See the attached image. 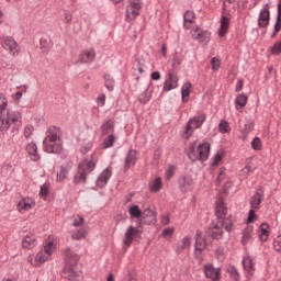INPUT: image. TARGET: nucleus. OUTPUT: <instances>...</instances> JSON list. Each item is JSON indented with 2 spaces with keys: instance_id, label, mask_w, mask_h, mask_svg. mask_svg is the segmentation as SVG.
<instances>
[{
  "instance_id": "41",
  "label": "nucleus",
  "mask_w": 281,
  "mask_h": 281,
  "mask_svg": "<svg viewBox=\"0 0 281 281\" xmlns=\"http://www.w3.org/2000/svg\"><path fill=\"white\" fill-rule=\"evenodd\" d=\"M223 157H225V153L223 150L217 151V154L212 159V166H218V164L223 161Z\"/></svg>"
},
{
  "instance_id": "17",
  "label": "nucleus",
  "mask_w": 281,
  "mask_h": 281,
  "mask_svg": "<svg viewBox=\"0 0 281 281\" xmlns=\"http://www.w3.org/2000/svg\"><path fill=\"white\" fill-rule=\"evenodd\" d=\"M269 4H266L265 8L260 11L259 19H258V25L259 27H267L269 25Z\"/></svg>"
},
{
  "instance_id": "24",
  "label": "nucleus",
  "mask_w": 281,
  "mask_h": 281,
  "mask_svg": "<svg viewBox=\"0 0 281 281\" xmlns=\"http://www.w3.org/2000/svg\"><path fill=\"white\" fill-rule=\"evenodd\" d=\"M3 47L4 49L11 52L14 56V54H19V49L16 47H19L16 45V41H14V38L12 37H8L4 43H3Z\"/></svg>"
},
{
  "instance_id": "36",
  "label": "nucleus",
  "mask_w": 281,
  "mask_h": 281,
  "mask_svg": "<svg viewBox=\"0 0 281 281\" xmlns=\"http://www.w3.org/2000/svg\"><path fill=\"white\" fill-rule=\"evenodd\" d=\"M67 175H69V168L61 166L59 172H57V181L60 183L67 179Z\"/></svg>"
},
{
  "instance_id": "32",
  "label": "nucleus",
  "mask_w": 281,
  "mask_h": 281,
  "mask_svg": "<svg viewBox=\"0 0 281 281\" xmlns=\"http://www.w3.org/2000/svg\"><path fill=\"white\" fill-rule=\"evenodd\" d=\"M251 234H254V226H247L241 237L243 245H247L251 240Z\"/></svg>"
},
{
  "instance_id": "16",
  "label": "nucleus",
  "mask_w": 281,
  "mask_h": 281,
  "mask_svg": "<svg viewBox=\"0 0 281 281\" xmlns=\"http://www.w3.org/2000/svg\"><path fill=\"white\" fill-rule=\"evenodd\" d=\"M229 23H231L229 18L226 15H222L220 20V29L217 31V34L221 38H223V36H226L227 33L229 32Z\"/></svg>"
},
{
  "instance_id": "5",
  "label": "nucleus",
  "mask_w": 281,
  "mask_h": 281,
  "mask_svg": "<svg viewBox=\"0 0 281 281\" xmlns=\"http://www.w3.org/2000/svg\"><path fill=\"white\" fill-rule=\"evenodd\" d=\"M211 145L207 142L196 144L191 143L188 149V157L191 161H206L210 157Z\"/></svg>"
},
{
  "instance_id": "12",
  "label": "nucleus",
  "mask_w": 281,
  "mask_h": 281,
  "mask_svg": "<svg viewBox=\"0 0 281 281\" xmlns=\"http://www.w3.org/2000/svg\"><path fill=\"white\" fill-rule=\"evenodd\" d=\"M142 221L145 225H155L157 223V215L155 214V210H153V207L145 209L142 214Z\"/></svg>"
},
{
  "instance_id": "38",
  "label": "nucleus",
  "mask_w": 281,
  "mask_h": 281,
  "mask_svg": "<svg viewBox=\"0 0 281 281\" xmlns=\"http://www.w3.org/2000/svg\"><path fill=\"white\" fill-rule=\"evenodd\" d=\"M104 81H105V89L108 91H113L115 89V80L111 78V75H104Z\"/></svg>"
},
{
  "instance_id": "31",
  "label": "nucleus",
  "mask_w": 281,
  "mask_h": 281,
  "mask_svg": "<svg viewBox=\"0 0 281 281\" xmlns=\"http://www.w3.org/2000/svg\"><path fill=\"white\" fill-rule=\"evenodd\" d=\"M164 188V183L161 182V178H156L151 182H149V190L151 192H159Z\"/></svg>"
},
{
  "instance_id": "42",
  "label": "nucleus",
  "mask_w": 281,
  "mask_h": 281,
  "mask_svg": "<svg viewBox=\"0 0 281 281\" xmlns=\"http://www.w3.org/2000/svg\"><path fill=\"white\" fill-rule=\"evenodd\" d=\"M87 234V229L80 228L77 233L71 235L72 240H82Z\"/></svg>"
},
{
  "instance_id": "47",
  "label": "nucleus",
  "mask_w": 281,
  "mask_h": 281,
  "mask_svg": "<svg viewBox=\"0 0 281 281\" xmlns=\"http://www.w3.org/2000/svg\"><path fill=\"white\" fill-rule=\"evenodd\" d=\"M218 128L222 133H229V123L226 121H221Z\"/></svg>"
},
{
  "instance_id": "61",
  "label": "nucleus",
  "mask_w": 281,
  "mask_h": 281,
  "mask_svg": "<svg viewBox=\"0 0 281 281\" xmlns=\"http://www.w3.org/2000/svg\"><path fill=\"white\" fill-rule=\"evenodd\" d=\"M193 23H194V22H186V21H184V23H183L184 30H192V27H194V26H192Z\"/></svg>"
},
{
  "instance_id": "49",
  "label": "nucleus",
  "mask_w": 281,
  "mask_h": 281,
  "mask_svg": "<svg viewBox=\"0 0 281 281\" xmlns=\"http://www.w3.org/2000/svg\"><path fill=\"white\" fill-rule=\"evenodd\" d=\"M41 196H49V184L44 183L40 190Z\"/></svg>"
},
{
  "instance_id": "11",
  "label": "nucleus",
  "mask_w": 281,
  "mask_h": 281,
  "mask_svg": "<svg viewBox=\"0 0 281 281\" xmlns=\"http://www.w3.org/2000/svg\"><path fill=\"white\" fill-rule=\"evenodd\" d=\"M204 276L209 280L220 281L221 280V268L214 267L212 263H206L203 267Z\"/></svg>"
},
{
  "instance_id": "45",
  "label": "nucleus",
  "mask_w": 281,
  "mask_h": 281,
  "mask_svg": "<svg viewBox=\"0 0 281 281\" xmlns=\"http://www.w3.org/2000/svg\"><path fill=\"white\" fill-rule=\"evenodd\" d=\"M211 65L213 71H218V69H221V59L218 57H213L211 59Z\"/></svg>"
},
{
  "instance_id": "60",
  "label": "nucleus",
  "mask_w": 281,
  "mask_h": 281,
  "mask_svg": "<svg viewBox=\"0 0 281 281\" xmlns=\"http://www.w3.org/2000/svg\"><path fill=\"white\" fill-rule=\"evenodd\" d=\"M72 19H74V15H71V13H69V12L65 13V21H66V23H71Z\"/></svg>"
},
{
  "instance_id": "57",
  "label": "nucleus",
  "mask_w": 281,
  "mask_h": 281,
  "mask_svg": "<svg viewBox=\"0 0 281 281\" xmlns=\"http://www.w3.org/2000/svg\"><path fill=\"white\" fill-rule=\"evenodd\" d=\"M91 143H88V144H86V145H83L82 147H81V153L83 154V155H87V153H89L90 150H91Z\"/></svg>"
},
{
  "instance_id": "15",
  "label": "nucleus",
  "mask_w": 281,
  "mask_h": 281,
  "mask_svg": "<svg viewBox=\"0 0 281 281\" xmlns=\"http://www.w3.org/2000/svg\"><path fill=\"white\" fill-rule=\"evenodd\" d=\"M139 236V229L135 226H130L125 233L124 245L126 247H131L133 243V238H137Z\"/></svg>"
},
{
  "instance_id": "23",
  "label": "nucleus",
  "mask_w": 281,
  "mask_h": 281,
  "mask_svg": "<svg viewBox=\"0 0 281 281\" xmlns=\"http://www.w3.org/2000/svg\"><path fill=\"white\" fill-rule=\"evenodd\" d=\"M269 234H271V228L269 227V224H261L259 227V238L262 243H267V240H269Z\"/></svg>"
},
{
  "instance_id": "48",
  "label": "nucleus",
  "mask_w": 281,
  "mask_h": 281,
  "mask_svg": "<svg viewBox=\"0 0 281 281\" xmlns=\"http://www.w3.org/2000/svg\"><path fill=\"white\" fill-rule=\"evenodd\" d=\"M228 273L233 280H238V278H240V274H238V270L235 267L228 268Z\"/></svg>"
},
{
  "instance_id": "63",
  "label": "nucleus",
  "mask_w": 281,
  "mask_h": 281,
  "mask_svg": "<svg viewBox=\"0 0 281 281\" xmlns=\"http://www.w3.org/2000/svg\"><path fill=\"white\" fill-rule=\"evenodd\" d=\"M21 98H23V92L22 91H18L15 93V100H21Z\"/></svg>"
},
{
  "instance_id": "35",
  "label": "nucleus",
  "mask_w": 281,
  "mask_h": 281,
  "mask_svg": "<svg viewBox=\"0 0 281 281\" xmlns=\"http://www.w3.org/2000/svg\"><path fill=\"white\" fill-rule=\"evenodd\" d=\"M49 258L48 256L45 255L44 251H40L35 256V263H33L35 267H41L43 262H45Z\"/></svg>"
},
{
  "instance_id": "58",
  "label": "nucleus",
  "mask_w": 281,
  "mask_h": 281,
  "mask_svg": "<svg viewBox=\"0 0 281 281\" xmlns=\"http://www.w3.org/2000/svg\"><path fill=\"white\" fill-rule=\"evenodd\" d=\"M243 90V80L238 79L237 83H236V88L235 91L238 93L239 91Z\"/></svg>"
},
{
  "instance_id": "6",
  "label": "nucleus",
  "mask_w": 281,
  "mask_h": 281,
  "mask_svg": "<svg viewBox=\"0 0 281 281\" xmlns=\"http://www.w3.org/2000/svg\"><path fill=\"white\" fill-rule=\"evenodd\" d=\"M93 170H95V162H93V160H81L78 166V172L74 178L75 183H80V181H83V183H86L87 175L93 172Z\"/></svg>"
},
{
  "instance_id": "51",
  "label": "nucleus",
  "mask_w": 281,
  "mask_h": 281,
  "mask_svg": "<svg viewBox=\"0 0 281 281\" xmlns=\"http://www.w3.org/2000/svg\"><path fill=\"white\" fill-rule=\"evenodd\" d=\"M194 13L192 11H187L184 13V22H191V23H194Z\"/></svg>"
},
{
  "instance_id": "44",
  "label": "nucleus",
  "mask_w": 281,
  "mask_h": 281,
  "mask_svg": "<svg viewBox=\"0 0 281 281\" xmlns=\"http://www.w3.org/2000/svg\"><path fill=\"white\" fill-rule=\"evenodd\" d=\"M172 234H175V228L173 227H167L165 229H162V238H166V239H170L172 238Z\"/></svg>"
},
{
  "instance_id": "25",
  "label": "nucleus",
  "mask_w": 281,
  "mask_h": 281,
  "mask_svg": "<svg viewBox=\"0 0 281 281\" xmlns=\"http://www.w3.org/2000/svg\"><path fill=\"white\" fill-rule=\"evenodd\" d=\"M243 267L244 271L247 273V276H254V259L251 257H245L243 260Z\"/></svg>"
},
{
  "instance_id": "28",
  "label": "nucleus",
  "mask_w": 281,
  "mask_h": 281,
  "mask_svg": "<svg viewBox=\"0 0 281 281\" xmlns=\"http://www.w3.org/2000/svg\"><path fill=\"white\" fill-rule=\"evenodd\" d=\"M114 132H115V125L111 120H109L101 126L102 135H113Z\"/></svg>"
},
{
  "instance_id": "13",
  "label": "nucleus",
  "mask_w": 281,
  "mask_h": 281,
  "mask_svg": "<svg viewBox=\"0 0 281 281\" xmlns=\"http://www.w3.org/2000/svg\"><path fill=\"white\" fill-rule=\"evenodd\" d=\"M177 87H179V77L170 72L164 83V91H172V89H177Z\"/></svg>"
},
{
  "instance_id": "55",
  "label": "nucleus",
  "mask_w": 281,
  "mask_h": 281,
  "mask_svg": "<svg viewBox=\"0 0 281 281\" xmlns=\"http://www.w3.org/2000/svg\"><path fill=\"white\" fill-rule=\"evenodd\" d=\"M97 102L99 104V106H104V104L106 103V95L101 94L98 97Z\"/></svg>"
},
{
  "instance_id": "27",
  "label": "nucleus",
  "mask_w": 281,
  "mask_h": 281,
  "mask_svg": "<svg viewBox=\"0 0 281 281\" xmlns=\"http://www.w3.org/2000/svg\"><path fill=\"white\" fill-rule=\"evenodd\" d=\"M22 247L24 249H34V247H36V237L33 235H26L22 240Z\"/></svg>"
},
{
  "instance_id": "39",
  "label": "nucleus",
  "mask_w": 281,
  "mask_h": 281,
  "mask_svg": "<svg viewBox=\"0 0 281 281\" xmlns=\"http://www.w3.org/2000/svg\"><path fill=\"white\" fill-rule=\"evenodd\" d=\"M250 146L252 150H262V140L260 139V137H255L251 140Z\"/></svg>"
},
{
  "instance_id": "21",
  "label": "nucleus",
  "mask_w": 281,
  "mask_h": 281,
  "mask_svg": "<svg viewBox=\"0 0 281 281\" xmlns=\"http://www.w3.org/2000/svg\"><path fill=\"white\" fill-rule=\"evenodd\" d=\"M109 179H111V170L105 169L101 172V175L97 179L98 188H104L109 183Z\"/></svg>"
},
{
  "instance_id": "1",
  "label": "nucleus",
  "mask_w": 281,
  "mask_h": 281,
  "mask_svg": "<svg viewBox=\"0 0 281 281\" xmlns=\"http://www.w3.org/2000/svg\"><path fill=\"white\" fill-rule=\"evenodd\" d=\"M215 214L217 220L211 224L210 234L212 238H223V227L229 232L234 227V220L227 216V205L223 199L216 201Z\"/></svg>"
},
{
  "instance_id": "10",
  "label": "nucleus",
  "mask_w": 281,
  "mask_h": 281,
  "mask_svg": "<svg viewBox=\"0 0 281 281\" xmlns=\"http://www.w3.org/2000/svg\"><path fill=\"white\" fill-rule=\"evenodd\" d=\"M205 247H207V240H205V236H203V233L198 231L195 234V256L196 258H201V255L203 251H205Z\"/></svg>"
},
{
  "instance_id": "19",
  "label": "nucleus",
  "mask_w": 281,
  "mask_h": 281,
  "mask_svg": "<svg viewBox=\"0 0 281 281\" xmlns=\"http://www.w3.org/2000/svg\"><path fill=\"white\" fill-rule=\"evenodd\" d=\"M179 186L182 192H188V190H192V186H194V181L190 176H182L179 179Z\"/></svg>"
},
{
  "instance_id": "18",
  "label": "nucleus",
  "mask_w": 281,
  "mask_h": 281,
  "mask_svg": "<svg viewBox=\"0 0 281 281\" xmlns=\"http://www.w3.org/2000/svg\"><path fill=\"white\" fill-rule=\"evenodd\" d=\"M135 164H137V150L131 149L125 157V170H128V168H132V166H135Z\"/></svg>"
},
{
  "instance_id": "9",
  "label": "nucleus",
  "mask_w": 281,
  "mask_h": 281,
  "mask_svg": "<svg viewBox=\"0 0 281 281\" xmlns=\"http://www.w3.org/2000/svg\"><path fill=\"white\" fill-rule=\"evenodd\" d=\"M139 10H142V3L139 0H131L130 4L126 7L125 21L131 23V21H135L137 16H139Z\"/></svg>"
},
{
  "instance_id": "33",
  "label": "nucleus",
  "mask_w": 281,
  "mask_h": 281,
  "mask_svg": "<svg viewBox=\"0 0 281 281\" xmlns=\"http://www.w3.org/2000/svg\"><path fill=\"white\" fill-rule=\"evenodd\" d=\"M191 89H192V83H190V82H186L182 86V89H181L182 102H186L188 100V98H190Z\"/></svg>"
},
{
  "instance_id": "26",
  "label": "nucleus",
  "mask_w": 281,
  "mask_h": 281,
  "mask_svg": "<svg viewBox=\"0 0 281 281\" xmlns=\"http://www.w3.org/2000/svg\"><path fill=\"white\" fill-rule=\"evenodd\" d=\"M95 58V50H85L79 55L80 63H93Z\"/></svg>"
},
{
  "instance_id": "46",
  "label": "nucleus",
  "mask_w": 281,
  "mask_h": 281,
  "mask_svg": "<svg viewBox=\"0 0 281 281\" xmlns=\"http://www.w3.org/2000/svg\"><path fill=\"white\" fill-rule=\"evenodd\" d=\"M258 221V215H256V209H250L247 223H256Z\"/></svg>"
},
{
  "instance_id": "20",
  "label": "nucleus",
  "mask_w": 281,
  "mask_h": 281,
  "mask_svg": "<svg viewBox=\"0 0 281 281\" xmlns=\"http://www.w3.org/2000/svg\"><path fill=\"white\" fill-rule=\"evenodd\" d=\"M192 245V238L190 236H186L181 241L177 244L176 251L177 254H183L186 249H189Z\"/></svg>"
},
{
  "instance_id": "50",
  "label": "nucleus",
  "mask_w": 281,
  "mask_h": 281,
  "mask_svg": "<svg viewBox=\"0 0 281 281\" xmlns=\"http://www.w3.org/2000/svg\"><path fill=\"white\" fill-rule=\"evenodd\" d=\"M249 172H254V170L251 169V167L246 166L241 169L240 177H243L244 179H247V177H249Z\"/></svg>"
},
{
  "instance_id": "29",
  "label": "nucleus",
  "mask_w": 281,
  "mask_h": 281,
  "mask_svg": "<svg viewBox=\"0 0 281 281\" xmlns=\"http://www.w3.org/2000/svg\"><path fill=\"white\" fill-rule=\"evenodd\" d=\"M34 206V202L32 200L23 199L18 204L19 212H27V210H32Z\"/></svg>"
},
{
  "instance_id": "62",
  "label": "nucleus",
  "mask_w": 281,
  "mask_h": 281,
  "mask_svg": "<svg viewBox=\"0 0 281 281\" xmlns=\"http://www.w3.org/2000/svg\"><path fill=\"white\" fill-rule=\"evenodd\" d=\"M161 223H162V225H168V223H170V217H168V216H162Z\"/></svg>"
},
{
  "instance_id": "40",
  "label": "nucleus",
  "mask_w": 281,
  "mask_h": 281,
  "mask_svg": "<svg viewBox=\"0 0 281 281\" xmlns=\"http://www.w3.org/2000/svg\"><path fill=\"white\" fill-rule=\"evenodd\" d=\"M115 144V135L110 134L106 138L103 140V148H111Z\"/></svg>"
},
{
  "instance_id": "56",
  "label": "nucleus",
  "mask_w": 281,
  "mask_h": 281,
  "mask_svg": "<svg viewBox=\"0 0 281 281\" xmlns=\"http://www.w3.org/2000/svg\"><path fill=\"white\" fill-rule=\"evenodd\" d=\"M52 245H54V243H48L45 247H44V254H47V256H52Z\"/></svg>"
},
{
  "instance_id": "4",
  "label": "nucleus",
  "mask_w": 281,
  "mask_h": 281,
  "mask_svg": "<svg viewBox=\"0 0 281 281\" xmlns=\"http://www.w3.org/2000/svg\"><path fill=\"white\" fill-rule=\"evenodd\" d=\"M64 255L67 262L63 270L64 278H67V280L70 281H79L80 271H76L75 267L78 265V260H80V255L74 252L71 248H66Z\"/></svg>"
},
{
  "instance_id": "43",
  "label": "nucleus",
  "mask_w": 281,
  "mask_h": 281,
  "mask_svg": "<svg viewBox=\"0 0 281 281\" xmlns=\"http://www.w3.org/2000/svg\"><path fill=\"white\" fill-rule=\"evenodd\" d=\"M72 227H80L85 223V217L82 215H74L72 217Z\"/></svg>"
},
{
  "instance_id": "64",
  "label": "nucleus",
  "mask_w": 281,
  "mask_h": 281,
  "mask_svg": "<svg viewBox=\"0 0 281 281\" xmlns=\"http://www.w3.org/2000/svg\"><path fill=\"white\" fill-rule=\"evenodd\" d=\"M106 281H115V278L113 277V273H111L109 277H108V280Z\"/></svg>"
},
{
  "instance_id": "2",
  "label": "nucleus",
  "mask_w": 281,
  "mask_h": 281,
  "mask_svg": "<svg viewBox=\"0 0 281 281\" xmlns=\"http://www.w3.org/2000/svg\"><path fill=\"white\" fill-rule=\"evenodd\" d=\"M7 106L8 99L0 93V133H5L11 124H13L12 133H19L21 113L10 112Z\"/></svg>"
},
{
  "instance_id": "7",
  "label": "nucleus",
  "mask_w": 281,
  "mask_h": 281,
  "mask_svg": "<svg viewBox=\"0 0 281 281\" xmlns=\"http://www.w3.org/2000/svg\"><path fill=\"white\" fill-rule=\"evenodd\" d=\"M205 120H207V116H205V114H200L189 120L186 131L182 133L183 139H190V137H192V133H194L196 128H201Z\"/></svg>"
},
{
  "instance_id": "37",
  "label": "nucleus",
  "mask_w": 281,
  "mask_h": 281,
  "mask_svg": "<svg viewBox=\"0 0 281 281\" xmlns=\"http://www.w3.org/2000/svg\"><path fill=\"white\" fill-rule=\"evenodd\" d=\"M131 218H139L142 216V210H139L138 205H132L128 209Z\"/></svg>"
},
{
  "instance_id": "3",
  "label": "nucleus",
  "mask_w": 281,
  "mask_h": 281,
  "mask_svg": "<svg viewBox=\"0 0 281 281\" xmlns=\"http://www.w3.org/2000/svg\"><path fill=\"white\" fill-rule=\"evenodd\" d=\"M60 130L56 126L48 128L46 137L43 140L45 153L53 155H60V153H63V140H60V136H58Z\"/></svg>"
},
{
  "instance_id": "22",
  "label": "nucleus",
  "mask_w": 281,
  "mask_h": 281,
  "mask_svg": "<svg viewBox=\"0 0 281 281\" xmlns=\"http://www.w3.org/2000/svg\"><path fill=\"white\" fill-rule=\"evenodd\" d=\"M26 151L29 153L32 161H38V159H41V156L38 155V147L36 146V143H29L26 145Z\"/></svg>"
},
{
  "instance_id": "8",
  "label": "nucleus",
  "mask_w": 281,
  "mask_h": 281,
  "mask_svg": "<svg viewBox=\"0 0 281 281\" xmlns=\"http://www.w3.org/2000/svg\"><path fill=\"white\" fill-rule=\"evenodd\" d=\"M191 36L193 41H198L202 45H209L212 33L207 30L200 29L199 25H194L191 30Z\"/></svg>"
},
{
  "instance_id": "52",
  "label": "nucleus",
  "mask_w": 281,
  "mask_h": 281,
  "mask_svg": "<svg viewBox=\"0 0 281 281\" xmlns=\"http://www.w3.org/2000/svg\"><path fill=\"white\" fill-rule=\"evenodd\" d=\"M34 133V126L32 125H27L25 128H24V137L26 139H29V137H32V134Z\"/></svg>"
},
{
  "instance_id": "54",
  "label": "nucleus",
  "mask_w": 281,
  "mask_h": 281,
  "mask_svg": "<svg viewBox=\"0 0 281 281\" xmlns=\"http://www.w3.org/2000/svg\"><path fill=\"white\" fill-rule=\"evenodd\" d=\"M276 251H281V236L277 237L273 241Z\"/></svg>"
},
{
  "instance_id": "53",
  "label": "nucleus",
  "mask_w": 281,
  "mask_h": 281,
  "mask_svg": "<svg viewBox=\"0 0 281 281\" xmlns=\"http://www.w3.org/2000/svg\"><path fill=\"white\" fill-rule=\"evenodd\" d=\"M175 166H169L167 171H166V179L170 180L175 176Z\"/></svg>"
},
{
  "instance_id": "30",
  "label": "nucleus",
  "mask_w": 281,
  "mask_h": 281,
  "mask_svg": "<svg viewBox=\"0 0 281 281\" xmlns=\"http://www.w3.org/2000/svg\"><path fill=\"white\" fill-rule=\"evenodd\" d=\"M247 100L248 98L245 94L237 95L235 100V109L237 111H240V109H245V106H247Z\"/></svg>"
},
{
  "instance_id": "59",
  "label": "nucleus",
  "mask_w": 281,
  "mask_h": 281,
  "mask_svg": "<svg viewBox=\"0 0 281 281\" xmlns=\"http://www.w3.org/2000/svg\"><path fill=\"white\" fill-rule=\"evenodd\" d=\"M151 80H161V74H159V71L153 72Z\"/></svg>"
},
{
  "instance_id": "34",
  "label": "nucleus",
  "mask_w": 281,
  "mask_h": 281,
  "mask_svg": "<svg viewBox=\"0 0 281 281\" xmlns=\"http://www.w3.org/2000/svg\"><path fill=\"white\" fill-rule=\"evenodd\" d=\"M40 45L42 49H52V47H54V42H52V37H42L40 40Z\"/></svg>"
},
{
  "instance_id": "14",
  "label": "nucleus",
  "mask_w": 281,
  "mask_h": 281,
  "mask_svg": "<svg viewBox=\"0 0 281 281\" xmlns=\"http://www.w3.org/2000/svg\"><path fill=\"white\" fill-rule=\"evenodd\" d=\"M262 199H265V191L262 189H258L250 199V207L252 210H260Z\"/></svg>"
}]
</instances>
